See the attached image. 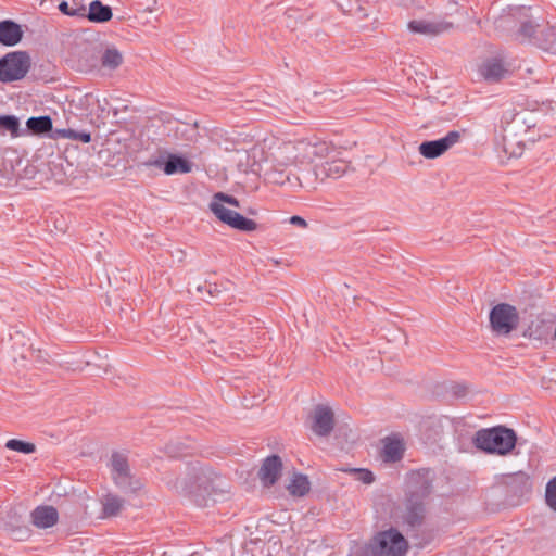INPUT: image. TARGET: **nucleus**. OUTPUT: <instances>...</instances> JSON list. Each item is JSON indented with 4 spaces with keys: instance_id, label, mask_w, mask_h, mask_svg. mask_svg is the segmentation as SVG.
<instances>
[{
    "instance_id": "nucleus-20",
    "label": "nucleus",
    "mask_w": 556,
    "mask_h": 556,
    "mask_svg": "<svg viewBox=\"0 0 556 556\" xmlns=\"http://www.w3.org/2000/svg\"><path fill=\"white\" fill-rule=\"evenodd\" d=\"M151 165L162 168L166 175H174L177 173L188 174L192 169V164L177 154H169L166 161L162 159H156L150 162Z\"/></svg>"
},
{
    "instance_id": "nucleus-44",
    "label": "nucleus",
    "mask_w": 556,
    "mask_h": 556,
    "mask_svg": "<svg viewBox=\"0 0 556 556\" xmlns=\"http://www.w3.org/2000/svg\"><path fill=\"white\" fill-rule=\"evenodd\" d=\"M189 130L192 132L188 139L189 140H193L194 137L197 136V124H194L193 126H190Z\"/></svg>"
},
{
    "instance_id": "nucleus-38",
    "label": "nucleus",
    "mask_w": 556,
    "mask_h": 556,
    "mask_svg": "<svg viewBox=\"0 0 556 556\" xmlns=\"http://www.w3.org/2000/svg\"><path fill=\"white\" fill-rule=\"evenodd\" d=\"M343 13L355 16L359 21L366 20L368 17V13L366 12L365 8L361 5L359 0L356 1L355 9H352L351 11H344Z\"/></svg>"
},
{
    "instance_id": "nucleus-32",
    "label": "nucleus",
    "mask_w": 556,
    "mask_h": 556,
    "mask_svg": "<svg viewBox=\"0 0 556 556\" xmlns=\"http://www.w3.org/2000/svg\"><path fill=\"white\" fill-rule=\"evenodd\" d=\"M58 8L63 14L68 16L84 17L86 14V5L83 3V0L61 1Z\"/></svg>"
},
{
    "instance_id": "nucleus-42",
    "label": "nucleus",
    "mask_w": 556,
    "mask_h": 556,
    "mask_svg": "<svg viewBox=\"0 0 556 556\" xmlns=\"http://www.w3.org/2000/svg\"><path fill=\"white\" fill-rule=\"evenodd\" d=\"M290 223L292 225H295V226H300V227H306L307 226V223L304 218H302L301 216H298V215H294L290 218Z\"/></svg>"
},
{
    "instance_id": "nucleus-4",
    "label": "nucleus",
    "mask_w": 556,
    "mask_h": 556,
    "mask_svg": "<svg viewBox=\"0 0 556 556\" xmlns=\"http://www.w3.org/2000/svg\"><path fill=\"white\" fill-rule=\"evenodd\" d=\"M31 67L27 51H11L0 58V83L9 84L23 79Z\"/></svg>"
},
{
    "instance_id": "nucleus-28",
    "label": "nucleus",
    "mask_w": 556,
    "mask_h": 556,
    "mask_svg": "<svg viewBox=\"0 0 556 556\" xmlns=\"http://www.w3.org/2000/svg\"><path fill=\"white\" fill-rule=\"evenodd\" d=\"M9 132L12 138L26 135V130L21 128L20 119L15 115H0V135Z\"/></svg>"
},
{
    "instance_id": "nucleus-23",
    "label": "nucleus",
    "mask_w": 556,
    "mask_h": 556,
    "mask_svg": "<svg viewBox=\"0 0 556 556\" xmlns=\"http://www.w3.org/2000/svg\"><path fill=\"white\" fill-rule=\"evenodd\" d=\"M22 26L13 20L0 22V43L5 47H14L23 39Z\"/></svg>"
},
{
    "instance_id": "nucleus-31",
    "label": "nucleus",
    "mask_w": 556,
    "mask_h": 556,
    "mask_svg": "<svg viewBox=\"0 0 556 556\" xmlns=\"http://www.w3.org/2000/svg\"><path fill=\"white\" fill-rule=\"evenodd\" d=\"M308 478L303 473H295L291 483L288 485L290 494L294 496H304L309 491Z\"/></svg>"
},
{
    "instance_id": "nucleus-11",
    "label": "nucleus",
    "mask_w": 556,
    "mask_h": 556,
    "mask_svg": "<svg viewBox=\"0 0 556 556\" xmlns=\"http://www.w3.org/2000/svg\"><path fill=\"white\" fill-rule=\"evenodd\" d=\"M459 140L460 132L457 130H452L448 131L443 138L421 142L418 147V151L425 159L433 160L443 155Z\"/></svg>"
},
{
    "instance_id": "nucleus-17",
    "label": "nucleus",
    "mask_w": 556,
    "mask_h": 556,
    "mask_svg": "<svg viewBox=\"0 0 556 556\" xmlns=\"http://www.w3.org/2000/svg\"><path fill=\"white\" fill-rule=\"evenodd\" d=\"M506 492L511 497H516L514 504H519L520 498L531 493L532 483L528 473L518 471L505 477Z\"/></svg>"
},
{
    "instance_id": "nucleus-26",
    "label": "nucleus",
    "mask_w": 556,
    "mask_h": 556,
    "mask_svg": "<svg viewBox=\"0 0 556 556\" xmlns=\"http://www.w3.org/2000/svg\"><path fill=\"white\" fill-rule=\"evenodd\" d=\"M404 443L396 437H389L384 440L382 456L386 462H399L404 455Z\"/></svg>"
},
{
    "instance_id": "nucleus-18",
    "label": "nucleus",
    "mask_w": 556,
    "mask_h": 556,
    "mask_svg": "<svg viewBox=\"0 0 556 556\" xmlns=\"http://www.w3.org/2000/svg\"><path fill=\"white\" fill-rule=\"evenodd\" d=\"M312 431L318 437H328L334 428V415L330 407L318 404L313 412Z\"/></svg>"
},
{
    "instance_id": "nucleus-33",
    "label": "nucleus",
    "mask_w": 556,
    "mask_h": 556,
    "mask_svg": "<svg viewBox=\"0 0 556 556\" xmlns=\"http://www.w3.org/2000/svg\"><path fill=\"white\" fill-rule=\"evenodd\" d=\"M125 501L117 495L108 494L103 498V514L106 517L116 516L124 506Z\"/></svg>"
},
{
    "instance_id": "nucleus-21",
    "label": "nucleus",
    "mask_w": 556,
    "mask_h": 556,
    "mask_svg": "<svg viewBox=\"0 0 556 556\" xmlns=\"http://www.w3.org/2000/svg\"><path fill=\"white\" fill-rule=\"evenodd\" d=\"M282 470V462L278 455L266 457L258 470V477L265 486L274 485Z\"/></svg>"
},
{
    "instance_id": "nucleus-2",
    "label": "nucleus",
    "mask_w": 556,
    "mask_h": 556,
    "mask_svg": "<svg viewBox=\"0 0 556 556\" xmlns=\"http://www.w3.org/2000/svg\"><path fill=\"white\" fill-rule=\"evenodd\" d=\"M472 443L486 454L506 456L515 448L517 434L505 426L483 428L475 433Z\"/></svg>"
},
{
    "instance_id": "nucleus-9",
    "label": "nucleus",
    "mask_w": 556,
    "mask_h": 556,
    "mask_svg": "<svg viewBox=\"0 0 556 556\" xmlns=\"http://www.w3.org/2000/svg\"><path fill=\"white\" fill-rule=\"evenodd\" d=\"M342 152L334 147V152L329 153L323 161L314 167V174L320 181L328 178L338 179L349 169V162L342 156Z\"/></svg>"
},
{
    "instance_id": "nucleus-29",
    "label": "nucleus",
    "mask_w": 556,
    "mask_h": 556,
    "mask_svg": "<svg viewBox=\"0 0 556 556\" xmlns=\"http://www.w3.org/2000/svg\"><path fill=\"white\" fill-rule=\"evenodd\" d=\"M505 73L503 63L497 59L488 60L481 66V74L486 80L497 81Z\"/></svg>"
},
{
    "instance_id": "nucleus-24",
    "label": "nucleus",
    "mask_w": 556,
    "mask_h": 556,
    "mask_svg": "<svg viewBox=\"0 0 556 556\" xmlns=\"http://www.w3.org/2000/svg\"><path fill=\"white\" fill-rule=\"evenodd\" d=\"M123 54L114 47L99 46V65L108 71H115L123 64Z\"/></svg>"
},
{
    "instance_id": "nucleus-3",
    "label": "nucleus",
    "mask_w": 556,
    "mask_h": 556,
    "mask_svg": "<svg viewBox=\"0 0 556 556\" xmlns=\"http://www.w3.org/2000/svg\"><path fill=\"white\" fill-rule=\"evenodd\" d=\"M110 467L112 479L123 493L134 494L142 488L143 484L141 480L131 473L126 454L113 452L110 459Z\"/></svg>"
},
{
    "instance_id": "nucleus-36",
    "label": "nucleus",
    "mask_w": 556,
    "mask_h": 556,
    "mask_svg": "<svg viewBox=\"0 0 556 556\" xmlns=\"http://www.w3.org/2000/svg\"><path fill=\"white\" fill-rule=\"evenodd\" d=\"M212 201H217L218 203H222L223 205H224V203H227L235 207L240 206V202L237 198L226 194V193H223V192L215 193Z\"/></svg>"
},
{
    "instance_id": "nucleus-41",
    "label": "nucleus",
    "mask_w": 556,
    "mask_h": 556,
    "mask_svg": "<svg viewBox=\"0 0 556 556\" xmlns=\"http://www.w3.org/2000/svg\"><path fill=\"white\" fill-rule=\"evenodd\" d=\"M71 135H73V129L71 128H63V129H56L54 134L51 136V138H65L71 139Z\"/></svg>"
},
{
    "instance_id": "nucleus-37",
    "label": "nucleus",
    "mask_w": 556,
    "mask_h": 556,
    "mask_svg": "<svg viewBox=\"0 0 556 556\" xmlns=\"http://www.w3.org/2000/svg\"><path fill=\"white\" fill-rule=\"evenodd\" d=\"M354 472L356 475V479L365 484H370L375 481V476L369 469H354Z\"/></svg>"
},
{
    "instance_id": "nucleus-40",
    "label": "nucleus",
    "mask_w": 556,
    "mask_h": 556,
    "mask_svg": "<svg viewBox=\"0 0 556 556\" xmlns=\"http://www.w3.org/2000/svg\"><path fill=\"white\" fill-rule=\"evenodd\" d=\"M342 12L344 11H351L352 9L356 8V1L357 0H332Z\"/></svg>"
},
{
    "instance_id": "nucleus-10",
    "label": "nucleus",
    "mask_w": 556,
    "mask_h": 556,
    "mask_svg": "<svg viewBox=\"0 0 556 556\" xmlns=\"http://www.w3.org/2000/svg\"><path fill=\"white\" fill-rule=\"evenodd\" d=\"M210 210L214 213V215L224 224L230 226L233 229L240 231H254L257 229V223L253 219H250L240 213L227 208L222 203L217 201H212L210 203Z\"/></svg>"
},
{
    "instance_id": "nucleus-25",
    "label": "nucleus",
    "mask_w": 556,
    "mask_h": 556,
    "mask_svg": "<svg viewBox=\"0 0 556 556\" xmlns=\"http://www.w3.org/2000/svg\"><path fill=\"white\" fill-rule=\"evenodd\" d=\"M113 16L111 7L103 4L99 0L91 1L89 9H86L84 17L88 18L93 23H105L109 22Z\"/></svg>"
},
{
    "instance_id": "nucleus-1",
    "label": "nucleus",
    "mask_w": 556,
    "mask_h": 556,
    "mask_svg": "<svg viewBox=\"0 0 556 556\" xmlns=\"http://www.w3.org/2000/svg\"><path fill=\"white\" fill-rule=\"evenodd\" d=\"M434 477V472L429 468L412 470L406 475L401 517L408 529L422 526L433 492Z\"/></svg>"
},
{
    "instance_id": "nucleus-22",
    "label": "nucleus",
    "mask_w": 556,
    "mask_h": 556,
    "mask_svg": "<svg viewBox=\"0 0 556 556\" xmlns=\"http://www.w3.org/2000/svg\"><path fill=\"white\" fill-rule=\"evenodd\" d=\"M31 522L36 528L48 529L58 523V509L51 505H40L30 514Z\"/></svg>"
},
{
    "instance_id": "nucleus-6",
    "label": "nucleus",
    "mask_w": 556,
    "mask_h": 556,
    "mask_svg": "<svg viewBox=\"0 0 556 556\" xmlns=\"http://www.w3.org/2000/svg\"><path fill=\"white\" fill-rule=\"evenodd\" d=\"M519 324V314L515 306L500 303L490 312V326L497 336H508Z\"/></svg>"
},
{
    "instance_id": "nucleus-19",
    "label": "nucleus",
    "mask_w": 556,
    "mask_h": 556,
    "mask_svg": "<svg viewBox=\"0 0 556 556\" xmlns=\"http://www.w3.org/2000/svg\"><path fill=\"white\" fill-rule=\"evenodd\" d=\"M288 168L289 167L277 166L276 164L268 162V167L265 169V179L269 184L278 186H289L291 188L301 186L299 177L292 175Z\"/></svg>"
},
{
    "instance_id": "nucleus-34",
    "label": "nucleus",
    "mask_w": 556,
    "mask_h": 556,
    "mask_svg": "<svg viewBox=\"0 0 556 556\" xmlns=\"http://www.w3.org/2000/svg\"><path fill=\"white\" fill-rule=\"evenodd\" d=\"M5 447L22 454H31L36 452V445L18 439H10L5 443Z\"/></svg>"
},
{
    "instance_id": "nucleus-12",
    "label": "nucleus",
    "mask_w": 556,
    "mask_h": 556,
    "mask_svg": "<svg viewBox=\"0 0 556 556\" xmlns=\"http://www.w3.org/2000/svg\"><path fill=\"white\" fill-rule=\"evenodd\" d=\"M540 28L539 18L532 15L531 9L521 5L515 40L520 42L529 41L535 45Z\"/></svg>"
},
{
    "instance_id": "nucleus-43",
    "label": "nucleus",
    "mask_w": 556,
    "mask_h": 556,
    "mask_svg": "<svg viewBox=\"0 0 556 556\" xmlns=\"http://www.w3.org/2000/svg\"><path fill=\"white\" fill-rule=\"evenodd\" d=\"M453 393L460 397V396H465L466 393H467V388L466 386L464 384H456L454 388H453Z\"/></svg>"
},
{
    "instance_id": "nucleus-8",
    "label": "nucleus",
    "mask_w": 556,
    "mask_h": 556,
    "mask_svg": "<svg viewBox=\"0 0 556 556\" xmlns=\"http://www.w3.org/2000/svg\"><path fill=\"white\" fill-rule=\"evenodd\" d=\"M99 43L89 40L76 41L71 48V56L78 70L89 72L99 66Z\"/></svg>"
},
{
    "instance_id": "nucleus-27",
    "label": "nucleus",
    "mask_w": 556,
    "mask_h": 556,
    "mask_svg": "<svg viewBox=\"0 0 556 556\" xmlns=\"http://www.w3.org/2000/svg\"><path fill=\"white\" fill-rule=\"evenodd\" d=\"M53 129L52 118L49 115L31 116L26 121V135H46Z\"/></svg>"
},
{
    "instance_id": "nucleus-39",
    "label": "nucleus",
    "mask_w": 556,
    "mask_h": 556,
    "mask_svg": "<svg viewBox=\"0 0 556 556\" xmlns=\"http://www.w3.org/2000/svg\"><path fill=\"white\" fill-rule=\"evenodd\" d=\"M71 139L81 141L84 143H89L91 141V134L88 131H77L73 129V135H71Z\"/></svg>"
},
{
    "instance_id": "nucleus-14",
    "label": "nucleus",
    "mask_w": 556,
    "mask_h": 556,
    "mask_svg": "<svg viewBox=\"0 0 556 556\" xmlns=\"http://www.w3.org/2000/svg\"><path fill=\"white\" fill-rule=\"evenodd\" d=\"M520 7L504 10L493 22L494 33L498 37L516 39Z\"/></svg>"
},
{
    "instance_id": "nucleus-15",
    "label": "nucleus",
    "mask_w": 556,
    "mask_h": 556,
    "mask_svg": "<svg viewBox=\"0 0 556 556\" xmlns=\"http://www.w3.org/2000/svg\"><path fill=\"white\" fill-rule=\"evenodd\" d=\"M407 28L413 34L435 37L453 29L454 24L444 20H413L408 22Z\"/></svg>"
},
{
    "instance_id": "nucleus-30",
    "label": "nucleus",
    "mask_w": 556,
    "mask_h": 556,
    "mask_svg": "<svg viewBox=\"0 0 556 556\" xmlns=\"http://www.w3.org/2000/svg\"><path fill=\"white\" fill-rule=\"evenodd\" d=\"M535 45L543 50L548 51L556 46V27L554 26H542L539 29Z\"/></svg>"
},
{
    "instance_id": "nucleus-35",
    "label": "nucleus",
    "mask_w": 556,
    "mask_h": 556,
    "mask_svg": "<svg viewBox=\"0 0 556 556\" xmlns=\"http://www.w3.org/2000/svg\"><path fill=\"white\" fill-rule=\"evenodd\" d=\"M545 501L548 507L556 511V476L546 484Z\"/></svg>"
},
{
    "instance_id": "nucleus-7",
    "label": "nucleus",
    "mask_w": 556,
    "mask_h": 556,
    "mask_svg": "<svg viewBox=\"0 0 556 556\" xmlns=\"http://www.w3.org/2000/svg\"><path fill=\"white\" fill-rule=\"evenodd\" d=\"M296 144L301 164L320 162L334 152V146L317 137L298 139Z\"/></svg>"
},
{
    "instance_id": "nucleus-5",
    "label": "nucleus",
    "mask_w": 556,
    "mask_h": 556,
    "mask_svg": "<svg viewBox=\"0 0 556 556\" xmlns=\"http://www.w3.org/2000/svg\"><path fill=\"white\" fill-rule=\"evenodd\" d=\"M407 547V541L394 528L379 532L369 544L372 556H404Z\"/></svg>"
},
{
    "instance_id": "nucleus-16",
    "label": "nucleus",
    "mask_w": 556,
    "mask_h": 556,
    "mask_svg": "<svg viewBox=\"0 0 556 556\" xmlns=\"http://www.w3.org/2000/svg\"><path fill=\"white\" fill-rule=\"evenodd\" d=\"M268 162L285 167L300 163L296 140L282 141L274 147Z\"/></svg>"
},
{
    "instance_id": "nucleus-13",
    "label": "nucleus",
    "mask_w": 556,
    "mask_h": 556,
    "mask_svg": "<svg viewBox=\"0 0 556 556\" xmlns=\"http://www.w3.org/2000/svg\"><path fill=\"white\" fill-rule=\"evenodd\" d=\"M174 488L177 492L189 496H204L212 492L207 476L203 471L188 479H176Z\"/></svg>"
}]
</instances>
